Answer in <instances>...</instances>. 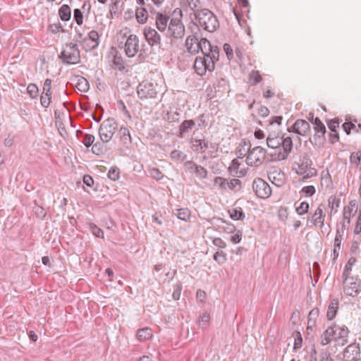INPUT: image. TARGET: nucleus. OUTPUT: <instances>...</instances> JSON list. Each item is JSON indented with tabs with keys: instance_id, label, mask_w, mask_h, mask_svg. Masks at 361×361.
Here are the masks:
<instances>
[{
	"instance_id": "f257e3e1",
	"label": "nucleus",
	"mask_w": 361,
	"mask_h": 361,
	"mask_svg": "<svg viewBox=\"0 0 361 361\" xmlns=\"http://www.w3.org/2000/svg\"><path fill=\"white\" fill-rule=\"evenodd\" d=\"M193 14L200 26L207 32H212L219 27L216 16L207 8L197 9Z\"/></svg>"
},
{
	"instance_id": "f03ea898",
	"label": "nucleus",
	"mask_w": 361,
	"mask_h": 361,
	"mask_svg": "<svg viewBox=\"0 0 361 361\" xmlns=\"http://www.w3.org/2000/svg\"><path fill=\"white\" fill-rule=\"evenodd\" d=\"M172 16L173 18L168 26L169 37L174 39H181L185 35V26L181 21L182 10L178 8H176L173 11Z\"/></svg>"
},
{
	"instance_id": "7ed1b4c3",
	"label": "nucleus",
	"mask_w": 361,
	"mask_h": 361,
	"mask_svg": "<svg viewBox=\"0 0 361 361\" xmlns=\"http://www.w3.org/2000/svg\"><path fill=\"white\" fill-rule=\"evenodd\" d=\"M59 58L66 64L75 65L78 63L80 61V51L78 44L73 42L66 43L63 47Z\"/></svg>"
},
{
	"instance_id": "20e7f679",
	"label": "nucleus",
	"mask_w": 361,
	"mask_h": 361,
	"mask_svg": "<svg viewBox=\"0 0 361 361\" xmlns=\"http://www.w3.org/2000/svg\"><path fill=\"white\" fill-rule=\"evenodd\" d=\"M118 129V124L113 118L104 121L99 126V135L102 142H109Z\"/></svg>"
},
{
	"instance_id": "39448f33",
	"label": "nucleus",
	"mask_w": 361,
	"mask_h": 361,
	"mask_svg": "<svg viewBox=\"0 0 361 361\" xmlns=\"http://www.w3.org/2000/svg\"><path fill=\"white\" fill-rule=\"evenodd\" d=\"M157 83L142 81L137 87V96L140 99H155L159 93Z\"/></svg>"
},
{
	"instance_id": "423d86ee",
	"label": "nucleus",
	"mask_w": 361,
	"mask_h": 361,
	"mask_svg": "<svg viewBox=\"0 0 361 361\" xmlns=\"http://www.w3.org/2000/svg\"><path fill=\"white\" fill-rule=\"evenodd\" d=\"M265 157L266 150L263 147L257 146L252 149L250 148L246 158V164L251 166H259L262 164Z\"/></svg>"
},
{
	"instance_id": "0eeeda50",
	"label": "nucleus",
	"mask_w": 361,
	"mask_h": 361,
	"mask_svg": "<svg viewBox=\"0 0 361 361\" xmlns=\"http://www.w3.org/2000/svg\"><path fill=\"white\" fill-rule=\"evenodd\" d=\"M343 279V292L345 295L355 297L360 292L361 282L357 277H346Z\"/></svg>"
},
{
	"instance_id": "6e6552de",
	"label": "nucleus",
	"mask_w": 361,
	"mask_h": 361,
	"mask_svg": "<svg viewBox=\"0 0 361 361\" xmlns=\"http://www.w3.org/2000/svg\"><path fill=\"white\" fill-rule=\"evenodd\" d=\"M331 328L333 329V338L339 345H344L348 343V338L349 334V330L345 325H340L336 323L331 324Z\"/></svg>"
},
{
	"instance_id": "1a4fd4ad",
	"label": "nucleus",
	"mask_w": 361,
	"mask_h": 361,
	"mask_svg": "<svg viewBox=\"0 0 361 361\" xmlns=\"http://www.w3.org/2000/svg\"><path fill=\"white\" fill-rule=\"evenodd\" d=\"M252 188L255 195L262 199L268 198L271 194L270 185L260 178L254 180Z\"/></svg>"
},
{
	"instance_id": "9d476101",
	"label": "nucleus",
	"mask_w": 361,
	"mask_h": 361,
	"mask_svg": "<svg viewBox=\"0 0 361 361\" xmlns=\"http://www.w3.org/2000/svg\"><path fill=\"white\" fill-rule=\"evenodd\" d=\"M281 147H282L283 151H279L278 153L271 154V156L274 157V159L281 161L287 159L293 148L292 138L289 136L286 137L282 136L281 137Z\"/></svg>"
},
{
	"instance_id": "9b49d317",
	"label": "nucleus",
	"mask_w": 361,
	"mask_h": 361,
	"mask_svg": "<svg viewBox=\"0 0 361 361\" xmlns=\"http://www.w3.org/2000/svg\"><path fill=\"white\" fill-rule=\"evenodd\" d=\"M124 51L128 57H134L139 51V38L136 35H130L127 38Z\"/></svg>"
},
{
	"instance_id": "f8f14e48",
	"label": "nucleus",
	"mask_w": 361,
	"mask_h": 361,
	"mask_svg": "<svg viewBox=\"0 0 361 361\" xmlns=\"http://www.w3.org/2000/svg\"><path fill=\"white\" fill-rule=\"evenodd\" d=\"M83 49L92 51L97 49L99 44V35L97 31L92 30L89 32L87 36L82 39Z\"/></svg>"
},
{
	"instance_id": "ddd939ff",
	"label": "nucleus",
	"mask_w": 361,
	"mask_h": 361,
	"mask_svg": "<svg viewBox=\"0 0 361 361\" xmlns=\"http://www.w3.org/2000/svg\"><path fill=\"white\" fill-rule=\"evenodd\" d=\"M312 121L314 129L315 130V133L314 135V145H320L324 140V135L326 132V128L318 117H316L315 118H312Z\"/></svg>"
},
{
	"instance_id": "4468645a",
	"label": "nucleus",
	"mask_w": 361,
	"mask_h": 361,
	"mask_svg": "<svg viewBox=\"0 0 361 361\" xmlns=\"http://www.w3.org/2000/svg\"><path fill=\"white\" fill-rule=\"evenodd\" d=\"M143 34L148 44L151 47L161 46V36L155 29L147 27L144 29Z\"/></svg>"
},
{
	"instance_id": "2eb2a0df",
	"label": "nucleus",
	"mask_w": 361,
	"mask_h": 361,
	"mask_svg": "<svg viewBox=\"0 0 361 361\" xmlns=\"http://www.w3.org/2000/svg\"><path fill=\"white\" fill-rule=\"evenodd\" d=\"M343 357L347 361H357L360 358V349L358 343L350 344L345 349Z\"/></svg>"
},
{
	"instance_id": "dca6fc26",
	"label": "nucleus",
	"mask_w": 361,
	"mask_h": 361,
	"mask_svg": "<svg viewBox=\"0 0 361 361\" xmlns=\"http://www.w3.org/2000/svg\"><path fill=\"white\" fill-rule=\"evenodd\" d=\"M201 35L200 29L197 27V31L194 32L192 35H190L185 40V46L188 51L192 54H197V49L196 44L199 43V37Z\"/></svg>"
},
{
	"instance_id": "f3484780",
	"label": "nucleus",
	"mask_w": 361,
	"mask_h": 361,
	"mask_svg": "<svg viewBox=\"0 0 361 361\" xmlns=\"http://www.w3.org/2000/svg\"><path fill=\"white\" fill-rule=\"evenodd\" d=\"M194 68L197 74L199 75H203L207 71L212 72L215 68V64L214 63H211L210 64L209 63L207 66H204L201 56H197L194 63Z\"/></svg>"
},
{
	"instance_id": "a211bd4d",
	"label": "nucleus",
	"mask_w": 361,
	"mask_h": 361,
	"mask_svg": "<svg viewBox=\"0 0 361 361\" xmlns=\"http://www.w3.org/2000/svg\"><path fill=\"white\" fill-rule=\"evenodd\" d=\"M117 135L119 137L120 142L126 148H128L132 142L131 136L128 128L121 126L118 131Z\"/></svg>"
},
{
	"instance_id": "6ab92c4d",
	"label": "nucleus",
	"mask_w": 361,
	"mask_h": 361,
	"mask_svg": "<svg viewBox=\"0 0 361 361\" xmlns=\"http://www.w3.org/2000/svg\"><path fill=\"white\" fill-rule=\"evenodd\" d=\"M294 127L297 129V135H298L306 136L310 133V126L305 120H296L294 123Z\"/></svg>"
},
{
	"instance_id": "aec40b11",
	"label": "nucleus",
	"mask_w": 361,
	"mask_h": 361,
	"mask_svg": "<svg viewBox=\"0 0 361 361\" xmlns=\"http://www.w3.org/2000/svg\"><path fill=\"white\" fill-rule=\"evenodd\" d=\"M169 17L162 13H157L156 16V26L160 32H164L169 26Z\"/></svg>"
},
{
	"instance_id": "412c9836",
	"label": "nucleus",
	"mask_w": 361,
	"mask_h": 361,
	"mask_svg": "<svg viewBox=\"0 0 361 361\" xmlns=\"http://www.w3.org/2000/svg\"><path fill=\"white\" fill-rule=\"evenodd\" d=\"M195 120H185L178 127V136L183 137L184 134L190 131L195 126Z\"/></svg>"
},
{
	"instance_id": "4be33fe9",
	"label": "nucleus",
	"mask_w": 361,
	"mask_h": 361,
	"mask_svg": "<svg viewBox=\"0 0 361 361\" xmlns=\"http://www.w3.org/2000/svg\"><path fill=\"white\" fill-rule=\"evenodd\" d=\"M338 305L339 302L338 299L334 298L331 300L326 312V318L328 320H332L335 318L338 312Z\"/></svg>"
},
{
	"instance_id": "5701e85b",
	"label": "nucleus",
	"mask_w": 361,
	"mask_h": 361,
	"mask_svg": "<svg viewBox=\"0 0 361 361\" xmlns=\"http://www.w3.org/2000/svg\"><path fill=\"white\" fill-rule=\"evenodd\" d=\"M333 329L331 324L323 332L320 336V343L322 345H326L334 341L333 338Z\"/></svg>"
},
{
	"instance_id": "b1692460",
	"label": "nucleus",
	"mask_w": 361,
	"mask_h": 361,
	"mask_svg": "<svg viewBox=\"0 0 361 361\" xmlns=\"http://www.w3.org/2000/svg\"><path fill=\"white\" fill-rule=\"evenodd\" d=\"M347 229V225H345V222L342 223L341 227L337 228L336 235L334 239V247L335 248H338V250L341 249V244L343 240L344 231Z\"/></svg>"
},
{
	"instance_id": "393cba45",
	"label": "nucleus",
	"mask_w": 361,
	"mask_h": 361,
	"mask_svg": "<svg viewBox=\"0 0 361 361\" xmlns=\"http://www.w3.org/2000/svg\"><path fill=\"white\" fill-rule=\"evenodd\" d=\"M300 161V163L298 164L297 173L302 175L312 166V161L307 156L303 157Z\"/></svg>"
},
{
	"instance_id": "a878e982",
	"label": "nucleus",
	"mask_w": 361,
	"mask_h": 361,
	"mask_svg": "<svg viewBox=\"0 0 361 361\" xmlns=\"http://www.w3.org/2000/svg\"><path fill=\"white\" fill-rule=\"evenodd\" d=\"M137 338L141 341L144 342L152 338L153 334L152 330L149 327H145L141 329H139L137 332Z\"/></svg>"
},
{
	"instance_id": "bb28decb",
	"label": "nucleus",
	"mask_w": 361,
	"mask_h": 361,
	"mask_svg": "<svg viewBox=\"0 0 361 361\" xmlns=\"http://www.w3.org/2000/svg\"><path fill=\"white\" fill-rule=\"evenodd\" d=\"M195 144L193 145L192 149L194 151L204 153L206 149L209 147V141L203 139H195Z\"/></svg>"
},
{
	"instance_id": "cd10ccee",
	"label": "nucleus",
	"mask_w": 361,
	"mask_h": 361,
	"mask_svg": "<svg viewBox=\"0 0 361 361\" xmlns=\"http://www.w3.org/2000/svg\"><path fill=\"white\" fill-rule=\"evenodd\" d=\"M324 216L322 209L318 207L312 216V221L314 226L322 227L324 226Z\"/></svg>"
},
{
	"instance_id": "c85d7f7f",
	"label": "nucleus",
	"mask_w": 361,
	"mask_h": 361,
	"mask_svg": "<svg viewBox=\"0 0 361 361\" xmlns=\"http://www.w3.org/2000/svg\"><path fill=\"white\" fill-rule=\"evenodd\" d=\"M228 213L231 219L234 221H243L245 217L243 209L240 207L229 209Z\"/></svg>"
},
{
	"instance_id": "c756f323",
	"label": "nucleus",
	"mask_w": 361,
	"mask_h": 361,
	"mask_svg": "<svg viewBox=\"0 0 361 361\" xmlns=\"http://www.w3.org/2000/svg\"><path fill=\"white\" fill-rule=\"evenodd\" d=\"M59 15L61 20H69L71 16V10L70 6L67 4L62 5L59 9Z\"/></svg>"
},
{
	"instance_id": "7c9ffc66",
	"label": "nucleus",
	"mask_w": 361,
	"mask_h": 361,
	"mask_svg": "<svg viewBox=\"0 0 361 361\" xmlns=\"http://www.w3.org/2000/svg\"><path fill=\"white\" fill-rule=\"evenodd\" d=\"M212 44L210 42L204 37H202L200 39V42L198 44H196V48L197 49V53L201 51L202 54H208V51L209 48L211 47Z\"/></svg>"
},
{
	"instance_id": "2f4dec72",
	"label": "nucleus",
	"mask_w": 361,
	"mask_h": 361,
	"mask_svg": "<svg viewBox=\"0 0 361 361\" xmlns=\"http://www.w3.org/2000/svg\"><path fill=\"white\" fill-rule=\"evenodd\" d=\"M135 16L139 23H145L147 20V9L141 6L137 8L135 11Z\"/></svg>"
},
{
	"instance_id": "473e14b6",
	"label": "nucleus",
	"mask_w": 361,
	"mask_h": 361,
	"mask_svg": "<svg viewBox=\"0 0 361 361\" xmlns=\"http://www.w3.org/2000/svg\"><path fill=\"white\" fill-rule=\"evenodd\" d=\"M75 87L80 92H85L89 90V82L84 77L80 76L77 79Z\"/></svg>"
},
{
	"instance_id": "72a5a7b5",
	"label": "nucleus",
	"mask_w": 361,
	"mask_h": 361,
	"mask_svg": "<svg viewBox=\"0 0 361 361\" xmlns=\"http://www.w3.org/2000/svg\"><path fill=\"white\" fill-rule=\"evenodd\" d=\"M175 214L177 217L184 221H188L190 219V211L188 208H180L176 209Z\"/></svg>"
},
{
	"instance_id": "f704fd0d",
	"label": "nucleus",
	"mask_w": 361,
	"mask_h": 361,
	"mask_svg": "<svg viewBox=\"0 0 361 361\" xmlns=\"http://www.w3.org/2000/svg\"><path fill=\"white\" fill-rule=\"evenodd\" d=\"M104 143V142H102V141L93 143L91 149L92 152L97 156L104 154L106 152Z\"/></svg>"
},
{
	"instance_id": "c9c22d12",
	"label": "nucleus",
	"mask_w": 361,
	"mask_h": 361,
	"mask_svg": "<svg viewBox=\"0 0 361 361\" xmlns=\"http://www.w3.org/2000/svg\"><path fill=\"white\" fill-rule=\"evenodd\" d=\"M267 147L271 149H278L281 147V137L279 136L270 137L267 138Z\"/></svg>"
},
{
	"instance_id": "e433bc0d",
	"label": "nucleus",
	"mask_w": 361,
	"mask_h": 361,
	"mask_svg": "<svg viewBox=\"0 0 361 361\" xmlns=\"http://www.w3.org/2000/svg\"><path fill=\"white\" fill-rule=\"evenodd\" d=\"M283 173H278V177L275 176V173H270L269 174V180L276 186L280 187L283 184Z\"/></svg>"
},
{
	"instance_id": "4c0bfd02",
	"label": "nucleus",
	"mask_w": 361,
	"mask_h": 361,
	"mask_svg": "<svg viewBox=\"0 0 361 361\" xmlns=\"http://www.w3.org/2000/svg\"><path fill=\"white\" fill-rule=\"evenodd\" d=\"M245 145L246 142L245 140H243L238 147L236 153L238 154V159H243L246 156L247 154H249L251 145L250 144L247 148H245Z\"/></svg>"
},
{
	"instance_id": "58836bf2",
	"label": "nucleus",
	"mask_w": 361,
	"mask_h": 361,
	"mask_svg": "<svg viewBox=\"0 0 361 361\" xmlns=\"http://www.w3.org/2000/svg\"><path fill=\"white\" fill-rule=\"evenodd\" d=\"M356 259L355 257H350L348 262L346 263L344 270L342 274V278L350 277V273L352 271V267L353 264L355 263Z\"/></svg>"
},
{
	"instance_id": "ea45409f",
	"label": "nucleus",
	"mask_w": 361,
	"mask_h": 361,
	"mask_svg": "<svg viewBox=\"0 0 361 361\" xmlns=\"http://www.w3.org/2000/svg\"><path fill=\"white\" fill-rule=\"evenodd\" d=\"M194 173L197 178L202 180L207 177L208 171L204 167L196 164Z\"/></svg>"
},
{
	"instance_id": "a19ab883",
	"label": "nucleus",
	"mask_w": 361,
	"mask_h": 361,
	"mask_svg": "<svg viewBox=\"0 0 361 361\" xmlns=\"http://www.w3.org/2000/svg\"><path fill=\"white\" fill-rule=\"evenodd\" d=\"M293 336L294 337L293 350L297 351L302 347V338L301 334L298 331H295Z\"/></svg>"
},
{
	"instance_id": "79ce46f5",
	"label": "nucleus",
	"mask_w": 361,
	"mask_h": 361,
	"mask_svg": "<svg viewBox=\"0 0 361 361\" xmlns=\"http://www.w3.org/2000/svg\"><path fill=\"white\" fill-rule=\"evenodd\" d=\"M27 92L31 99H36L38 97L39 89L34 83H30L27 87Z\"/></svg>"
},
{
	"instance_id": "37998d69",
	"label": "nucleus",
	"mask_w": 361,
	"mask_h": 361,
	"mask_svg": "<svg viewBox=\"0 0 361 361\" xmlns=\"http://www.w3.org/2000/svg\"><path fill=\"white\" fill-rule=\"evenodd\" d=\"M250 81L252 85H255L262 81V78L258 71H252L250 75Z\"/></svg>"
},
{
	"instance_id": "c03bdc74",
	"label": "nucleus",
	"mask_w": 361,
	"mask_h": 361,
	"mask_svg": "<svg viewBox=\"0 0 361 361\" xmlns=\"http://www.w3.org/2000/svg\"><path fill=\"white\" fill-rule=\"evenodd\" d=\"M187 157V155L182 151L174 149L171 152V158L175 161H183Z\"/></svg>"
},
{
	"instance_id": "a18cd8bd",
	"label": "nucleus",
	"mask_w": 361,
	"mask_h": 361,
	"mask_svg": "<svg viewBox=\"0 0 361 361\" xmlns=\"http://www.w3.org/2000/svg\"><path fill=\"white\" fill-rule=\"evenodd\" d=\"M214 259L219 264H224L226 260H227V257H226V254L225 252H224L223 251L220 250V251H217L215 252V254L214 255Z\"/></svg>"
},
{
	"instance_id": "49530a36",
	"label": "nucleus",
	"mask_w": 361,
	"mask_h": 361,
	"mask_svg": "<svg viewBox=\"0 0 361 361\" xmlns=\"http://www.w3.org/2000/svg\"><path fill=\"white\" fill-rule=\"evenodd\" d=\"M210 320V316L209 314L207 312H205L202 316L200 317L199 321H198V326L204 329L206 328Z\"/></svg>"
},
{
	"instance_id": "de8ad7c7",
	"label": "nucleus",
	"mask_w": 361,
	"mask_h": 361,
	"mask_svg": "<svg viewBox=\"0 0 361 361\" xmlns=\"http://www.w3.org/2000/svg\"><path fill=\"white\" fill-rule=\"evenodd\" d=\"M340 199L336 196H331L329 198V207L331 210H334V212H337L338 208L340 205Z\"/></svg>"
},
{
	"instance_id": "09e8293b",
	"label": "nucleus",
	"mask_w": 361,
	"mask_h": 361,
	"mask_svg": "<svg viewBox=\"0 0 361 361\" xmlns=\"http://www.w3.org/2000/svg\"><path fill=\"white\" fill-rule=\"evenodd\" d=\"M107 176L112 180L115 181L118 180L120 177L119 169L116 166L111 167L108 172Z\"/></svg>"
},
{
	"instance_id": "8fccbe9b",
	"label": "nucleus",
	"mask_w": 361,
	"mask_h": 361,
	"mask_svg": "<svg viewBox=\"0 0 361 361\" xmlns=\"http://www.w3.org/2000/svg\"><path fill=\"white\" fill-rule=\"evenodd\" d=\"M51 80L49 78H47L44 80L43 85V91L42 94H45L47 97H51Z\"/></svg>"
},
{
	"instance_id": "3c124183",
	"label": "nucleus",
	"mask_w": 361,
	"mask_h": 361,
	"mask_svg": "<svg viewBox=\"0 0 361 361\" xmlns=\"http://www.w3.org/2000/svg\"><path fill=\"white\" fill-rule=\"evenodd\" d=\"M95 137L93 135L85 133L84 135L82 142L87 147L89 148L94 142Z\"/></svg>"
},
{
	"instance_id": "603ef678",
	"label": "nucleus",
	"mask_w": 361,
	"mask_h": 361,
	"mask_svg": "<svg viewBox=\"0 0 361 361\" xmlns=\"http://www.w3.org/2000/svg\"><path fill=\"white\" fill-rule=\"evenodd\" d=\"M90 229L94 235L100 238H104L103 231L101 228H99L97 225L94 224H90Z\"/></svg>"
},
{
	"instance_id": "864d4df0",
	"label": "nucleus",
	"mask_w": 361,
	"mask_h": 361,
	"mask_svg": "<svg viewBox=\"0 0 361 361\" xmlns=\"http://www.w3.org/2000/svg\"><path fill=\"white\" fill-rule=\"evenodd\" d=\"M361 161V151L352 152L350 156V161L357 166Z\"/></svg>"
},
{
	"instance_id": "5fc2aeb1",
	"label": "nucleus",
	"mask_w": 361,
	"mask_h": 361,
	"mask_svg": "<svg viewBox=\"0 0 361 361\" xmlns=\"http://www.w3.org/2000/svg\"><path fill=\"white\" fill-rule=\"evenodd\" d=\"M73 20L78 25H81L83 23V14L80 9L75 8L73 11Z\"/></svg>"
},
{
	"instance_id": "6e6d98bb",
	"label": "nucleus",
	"mask_w": 361,
	"mask_h": 361,
	"mask_svg": "<svg viewBox=\"0 0 361 361\" xmlns=\"http://www.w3.org/2000/svg\"><path fill=\"white\" fill-rule=\"evenodd\" d=\"M309 207V204L307 202H302L298 207H296L295 210L298 214L303 215L307 213Z\"/></svg>"
},
{
	"instance_id": "4d7b16f0",
	"label": "nucleus",
	"mask_w": 361,
	"mask_h": 361,
	"mask_svg": "<svg viewBox=\"0 0 361 361\" xmlns=\"http://www.w3.org/2000/svg\"><path fill=\"white\" fill-rule=\"evenodd\" d=\"M319 361H334L331 353L326 348L319 354Z\"/></svg>"
},
{
	"instance_id": "13d9d810",
	"label": "nucleus",
	"mask_w": 361,
	"mask_h": 361,
	"mask_svg": "<svg viewBox=\"0 0 361 361\" xmlns=\"http://www.w3.org/2000/svg\"><path fill=\"white\" fill-rule=\"evenodd\" d=\"M207 53H210L212 60L219 61V51L217 46L212 45Z\"/></svg>"
},
{
	"instance_id": "bf43d9fd",
	"label": "nucleus",
	"mask_w": 361,
	"mask_h": 361,
	"mask_svg": "<svg viewBox=\"0 0 361 361\" xmlns=\"http://www.w3.org/2000/svg\"><path fill=\"white\" fill-rule=\"evenodd\" d=\"M149 176L157 180H161L164 176L161 171L157 168H152L149 170Z\"/></svg>"
},
{
	"instance_id": "052dcab7",
	"label": "nucleus",
	"mask_w": 361,
	"mask_h": 361,
	"mask_svg": "<svg viewBox=\"0 0 361 361\" xmlns=\"http://www.w3.org/2000/svg\"><path fill=\"white\" fill-rule=\"evenodd\" d=\"M228 188L231 190H240L241 188V181L236 178L231 179L228 182Z\"/></svg>"
},
{
	"instance_id": "680f3d73",
	"label": "nucleus",
	"mask_w": 361,
	"mask_h": 361,
	"mask_svg": "<svg viewBox=\"0 0 361 361\" xmlns=\"http://www.w3.org/2000/svg\"><path fill=\"white\" fill-rule=\"evenodd\" d=\"M214 184L219 185L221 189H226L228 185L227 180L222 177H216L214 179Z\"/></svg>"
},
{
	"instance_id": "e2e57ef3",
	"label": "nucleus",
	"mask_w": 361,
	"mask_h": 361,
	"mask_svg": "<svg viewBox=\"0 0 361 361\" xmlns=\"http://www.w3.org/2000/svg\"><path fill=\"white\" fill-rule=\"evenodd\" d=\"M113 63L119 71H123L125 68L124 61L121 56H115L113 59Z\"/></svg>"
},
{
	"instance_id": "0e129e2a",
	"label": "nucleus",
	"mask_w": 361,
	"mask_h": 361,
	"mask_svg": "<svg viewBox=\"0 0 361 361\" xmlns=\"http://www.w3.org/2000/svg\"><path fill=\"white\" fill-rule=\"evenodd\" d=\"M182 286L180 284H176L173 286V290L172 293V298L175 300H178L180 299V293H181Z\"/></svg>"
},
{
	"instance_id": "69168bd1",
	"label": "nucleus",
	"mask_w": 361,
	"mask_h": 361,
	"mask_svg": "<svg viewBox=\"0 0 361 361\" xmlns=\"http://www.w3.org/2000/svg\"><path fill=\"white\" fill-rule=\"evenodd\" d=\"M303 175V180H307L317 175V171L314 168L310 167Z\"/></svg>"
},
{
	"instance_id": "338daca9",
	"label": "nucleus",
	"mask_w": 361,
	"mask_h": 361,
	"mask_svg": "<svg viewBox=\"0 0 361 361\" xmlns=\"http://www.w3.org/2000/svg\"><path fill=\"white\" fill-rule=\"evenodd\" d=\"M316 192L315 188L313 185L305 186L302 188L301 192L305 193L308 196H312Z\"/></svg>"
},
{
	"instance_id": "774afa93",
	"label": "nucleus",
	"mask_w": 361,
	"mask_h": 361,
	"mask_svg": "<svg viewBox=\"0 0 361 361\" xmlns=\"http://www.w3.org/2000/svg\"><path fill=\"white\" fill-rule=\"evenodd\" d=\"M361 233V210L359 212L355 226L354 228V233L358 235Z\"/></svg>"
}]
</instances>
